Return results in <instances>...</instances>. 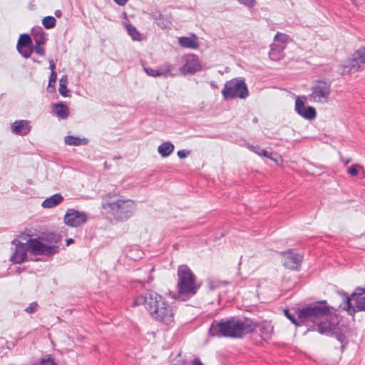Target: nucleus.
<instances>
[{
	"instance_id": "1",
	"label": "nucleus",
	"mask_w": 365,
	"mask_h": 365,
	"mask_svg": "<svg viewBox=\"0 0 365 365\" xmlns=\"http://www.w3.org/2000/svg\"><path fill=\"white\" fill-rule=\"evenodd\" d=\"M298 318L302 325L317 327L321 334H329L339 322L337 317L330 314L325 302L302 308L299 311Z\"/></svg>"
},
{
	"instance_id": "2",
	"label": "nucleus",
	"mask_w": 365,
	"mask_h": 365,
	"mask_svg": "<svg viewBox=\"0 0 365 365\" xmlns=\"http://www.w3.org/2000/svg\"><path fill=\"white\" fill-rule=\"evenodd\" d=\"M134 305H143L150 317L158 322L165 325L174 322L176 312L175 307L154 291H148L138 296Z\"/></svg>"
},
{
	"instance_id": "3",
	"label": "nucleus",
	"mask_w": 365,
	"mask_h": 365,
	"mask_svg": "<svg viewBox=\"0 0 365 365\" xmlns=\"http://www.w3.org/2000/svg\"><path fill=\"white\" fill-rule=\"evenodd\" d=\"M255 329V323L250 319L230 318L220 322L214 321L210 327L212 336L240 338Z\"/></svg>"
},
{
	"instance_id": "4",
	"label": "nucleus",
	"mask_w": 365,
	"mask_h": 365,
	"mask_svg": "<svg viewBox=\"0 0 365 365\" xmlns=\"http://www.w3.org/2000/svg\"><path fill=\"white\" fill-rule=\"evenodd\" d=\"M178 297L185 300L194 296L198 289L196 277L187 265H180L178 269Z\"/></svg>"
},
{
	"instance_id": "5",
	"label": "nucleus",
	"mask_w": 365,
	"mask_h": 365,
	"mask_svg": "<svg viewBox=\"0 0 365 365\" xmlns=\"http://www.w3.org/2000/svg\"><path fill=\"white\" fill-rule=\"evenodd\" d=\"M102 207L108 210L115 219L125 220L128 219L135 210V203L130 199H118L115 201L103 198Z\"/></svg>"
},
{
	"instance_id": "6",
	"label": "nucleus",
	"mask_w": 365,
	"mask_h": 365,
	"mask_svg": "<svg viewBox=\"0 0 365 365\" xmlns=\"http://www.w3.org/2000/svg\"><path fill=\"white\" fill-rule=\"evenodd\" d=\"M331 92V82L329 80H317L310 88V93L306 97L312 103L324 105L328 103Z\"/></svg>"
},
{
	"instance_id": "7",
	"label": "nucleus",
	"mask_w": 365,
	"mask_h": 365,
	"mask_svg": "<svg viewBox=\"0 0 365 365\" xmlns=\"http://www.w3.org/2000/svg\"><path fill=\"white\" fill-rule=\"evenodd\" d=\"M222 94L225 100L235 98H245L249 94L247 85L241 78H233L225 84Z\"/></svg>"
},
{
	"instance_id": "8",
	"label": "nucleus",
	"mask_w": 365,
	"mask_h": 365,
	"mask_svg": "<svg viewBox=\"0 0 365 365\" xmlns=\"http://www.w3.org/2000/svg\"><path fill=\"white\" fill-rule=\"evenodd\" d=\"M29 252L35 255H53L58 252L59 246L49 245L43 237L29 239L26 242Z\"/></svg>"
},
{
	"instance_id": "9",
	"label": "nucleus",
	"mask_w": 365,
	"mask_h": 365,
	"mask_svg": "<svg viewBox=\"0 0 365 365\" xmlns=\"http://www.w3.org/2000/svg\"><path fill=\"white\" fill-rule=\"evenodd\" d=\"M344 309L351 315L356 312H365V294L355 290L351 297L346 296Z\"/></svg>"
},
{
	"instance_id": "10",
	"label": "nucleus",
	"mask_w": 365,
	"mask_h": 365,
	"mask_svg": "<svg viewBox=\"0 0 365 365\" xmlns=\"http://www.w3.org/2000/svg\"><path fill=\"white\" fill-rule=\"evenodd\" d=\"M364 63L365 48L362 47L356 50L352 54L351 58L341 66V72L343 74L355 72Z\"/></svg>"
},
{
	"instance_id": "11",
	"label": "nucleus",
	"mask_w": 365,
	"mask_h": 365,
	"mask_svg": "<svg viewBox=\"0 0 365 365\" xmlns=\"http://www.w3.org/2000/svg\"><path fill=\"white\" fill-rule=\"evenodd\" d=\"M88 219V217L86 212L71 208L66 211L63 217V222L69 227H77L86 223Z\"/></svg>"
},
{
	"instance_id": "12",
	"label": "nucleus",
	"mask_w": 365,
	"mask_h": 365,
	"mask_svg": "<svg viewBox=\"0 0 365 365\" xmlns=\"http://www.w3.org/2000/svg\"><path fill=\"white\" fill-rule=\"evenodd\" d=\"M307 99L305 96L298 97L295 101V110L297 113L307 120H313L317 116V111L314 107L306 106L305 100Z\"/></svg>"
},
{
	"instance_id": "13",
	"label": "nucleus",
	"mask_w": 365,
	"mask_h": 365,
	"mask_svg": "<svg viewBox=\"0 0 365 365\" xmlns=\"http://www.w3.org/2000/svg\"><path fill=\"white\" fill-rule=\"evenodd\" d=\"M185 63L180 68V72L183 74H193L202 69L199 59L195 55H187L185 56Z\"/></svg>"
},
{
	"instance_id": "14",
	"label": "nucleus",
	"mask_w": 365,
	"mask_h": 365,
	"mask_svg": "<svg viewBox=\"0 0 365 365\" xmlns=\"http://www.w3.org/2000/svg\"><path fill=\"white\" fill-rule=\"evenodd\" d=\"M284 256V266L289 269H298L303 260V257L297 253H294L291 250L282 252Z\"/></svg>"
},
{
	"instance_id": "15",
	"label": "nucleus",
	"mask_w": 365,
	"mask_h": 365,
	"mask_svg": "<svg viewBox=\"0 0 365 365\" xmlns=\"http://www.w3.org/2000/svg\"><path fill=\"white\" fill-rule=\"evenodd\" d=\"M12 243L15 245V250L11 257V260L14 263L21 264L27 258V252H29L27 243L16 242V240H14Z\"/></svg>"
},
{
	"instance_id": "16",
	"label": "nucleus",
	"mask_w": 365,
	"mask_h": 365,
	"mask_svg": "<svg viewBox=\"0 0 365 365\" xmlns=\"http://www.w3.org/2000/svg\"><path fill=\"white\" fill-rule=\"evenodd\" d=\"M173 69V66L170 63H165L157 69H153L152 68H144L145 72L152 77H164L167 78L168 76H173V73H171Z\"/></svg>"
},
{
	"instance_id": "17",
	"label": "nucleus",
	"mask_w": 365,
	"mask_h": 365,
	"mask_svg": "<svg viewBox=\"0 0 365 365\" xmlns=\"http://www.w3.org/2000/svg\"><path fill=\"white\" fill-rule=\"evenodd\" d=\"M13 133L20 135H26L31 130L29 123L25 120H16L11 126Z\"/></svg>"
},
{
	"instance_id": "18",
	"label": "nucleus",
	"mask_w": 365,
	"mask_h": 365,
	"mask_svg": "<svg viewBox=\"0 0 365 365\" xmlns=\"http://www.w3.org/2000/svg\"><path fill=\"white\" fill-rule=\"evenodd\" d=\"M255 329L257 327L259 331L260 336L263 340H268L272 335L273 327L270 322H262L259 324H255Z\"/></svg>"
},
{
	"instance_id": "19",
	"label": "nucleus",
	"mask_w": 365,
	"mask_h": 365,
	"mask_svg": "<svg viewBox=\"0 0 365 365\" xmlns=\"http://www.w3.org/2000/svg\"><path fill=\"white\" fill-rule=\"evenodd\" d=\"M63 201V197L60 193H56L45 199L41 205L44 208H53Z\"/></svg>"
},
{
	"instance_id": "20",
	"label": "nucleus",
	"mask_w": 365,
	"mask_h": 365,
	"mask_svg": "<svg viewBox=\"0 0 365 365\" xmlns=\"http://www.w3.org/2000/svg\"><path fill=\"white\" fill-rule=\"evenodd\" d=\"M284 49V46L279 45L277 43H274L271 46V49L269 51V58L272 61L280 60L284 56V53H283Z\"/></svg>"
},
{
	"instance_id": "21",
	"label": "nucleus",
	"mask_w": 365,
	"mask_h": 365,
	"mask_svg": "<svg viewBox=\"0 0 365 365\" xmlns=\"http://www.w3.org/2000/svg\"><path fill=\"white\" fill-rule=\"evenodd\" d=\"M178 42L181 46L187 48H196L199 46L197 38L194 35L188 37H180Z\"/></svg>"
},
{
	"instance_id": "22",
	"label": "nucleus",
	"mask_w": 365,
	"mask_h": 365,
	"mask_svg": "<svg viewBox=\"0 0 365 365\" xmlns=\"http://www.w3.org/2000/svg\"><path fill=\"white\" fill-rule=\"evenodd\" d=\"M53 110L57 116L62 119H65L69 115V109L68 106L62 103L53 104Z\"/></svg>"
},
{
	"instance_id": "23",
	"label": "nucleus",
	"mask_w": 365,
	"mask_h": 365,
	"mask_svg": "<svg viewBox=\"0 0 365 365\" xmlns=\"http://www.w3.org/2000/svg\"><path fill=\"white\" fill-rule=\"evenodd\" d=\"M174 145L172 143L165 142L158 146V151L162 157L166 158L174 151Z\"/></svg>"
},
{
	"instance_id": "24",
	"label": "nucleus",
	"mask_w": 365,
	"mask_h": 365,
	"mask_svg": "<svg viewBox=\"0 0 365 365\" xmlns=\"http://www.w3.org/2000/svg\"><path fill=\"white\" fill-rule=\"evenodd\" d=\"M64 140L66 144L74 146L86 145L88 143V140L86 138H81L79 137L73 135H68L65 137Z\"/></svg>"
},
{
	"instance_id": "25",
	"label": "nucleus",
	"mask_w": 365,
	"mask_h": 365,
	"mask_svg": "<svg viewBox=\"0 0 365 365\" xmlns=\"http://www.w3.org/2000/svg\"><path fill=\"white\" fill-rule=\"evenodd\" d=\"M68 78L67 76H63L59 81V93L63 97L69 96L70 91L67 88Z\"/></svg>"
},
{
	"instance_id": "26",
	"label": "nucleus",
	"mask_w": 365,
	"mask_h": 365,
	"mask_svg": "<svg viewBox=\"0 0 365 365\" xmlns=\"http://www.w3.org/2000/svg\"><path fill=\"white\" fill-rule=\"evenodd\" d=\"M274 42L279 45H285L290 41V38L288 35L277 32L274 38Z\"/></svg>"
},
{
	"instance_id": "27",
	"label": "nucleus",
	"mask_w": 365,
	"mask_h": 365,
	"mask_svg": "<svg viewBox=\"0 0 365 365\" xmlns=\"http://www.w3.org/2000/svg\"><path fill=\"white\" fill-rule=\"evenodd\" d=\"M31 38L28 34H21L17 43V48L27 47L31 44Z\"/></svg>"
},
{
	"instance_id": "28",
	"label": "nucleus",
	"mask_w": 365,
	"mask_h": 365,
	"mask_svg": "<svg viewBox=\"0 0 365 365\" xmlns=\"http://www.w3.org/2000/svg\"><path fill=\"white\" fill-rule=\"evenodd\" d=\"M45 239V242H46L49 245H55L58 246V244L61 241V236L58 234L51 233L47 235Z\"/></svg>"
},
{
	"instance_id": "29",
	"label": "nucleus",
	"mask_w": 365,
	"mask_h": 365,
	"mask_svg": "<svg viewBox=\"0 0 365 365\" xmlns=\"http://www.w3.org/2000/svg\"><path fill=\"white\" fill-rule=\"evenodd\" d=\"M125 27L128 34L132 37L133 40L140 39V34L137 31L135 27H134L130 24H126Z\"/></svg>"
},
{
	"instance_id": "30",
	"label": "nucleus",
	"mask_w": 365,
	"mask_h": 365,
	"mask_svg": "<svg viewBox=\"0 0 365 365\" xmlns=\"http://www.w3.org/2000/svg\"><path fill=\"white\" fill-rule=\"evenodd\" d=\"M56 19L51 16H46L42 20L43 26L47 29L53 28L56 25Z\"/></svg>"
},
{
	"instance_id": "31",
	"label": "nucleus",
	"mask_w": 365,
	"mask_h": 365,
	"mask_svg": "<svg viewBox=\"0 0 365 365\" xmlns=\"http://www.w3.org/2000/svg\"><path fill=\"white\" fill-rule=\"evenodd\" d=\"M34 41L35 44H42L43 45L46 42L45 34L43 31H38L34 34Z\"/></svg>"
},
{
	"instance_id": "32",
	"label": "nucleus",
	"mask_w": 365,
	"mask_h": 365,
	"mask_svg": "<svg viewBox=\"0 0 365 365\" xmlns=\"http://www.w3.org/2000/svg\"><path fill=\"white\" fill-rule=\"evenodd\" d=\"M247 147L250 150H252V152L255 153L256 154H257L259 155L268 157V152L266 150L261 149V148L259 145L254 146V145L248 144Z\"/></svg>"
},
{
	"instance_id": "33",
	"label": "nucleus",
	"mask_w": 365,
	"mask_h": 365,
	"mask_svg": "<svg viewBox=\"0 0 365 365\" xmlns=\"http://www.w3.org/2000/svg\"><path fill=\"white\" fill-rule=\"evenodd\" d=\"M19 53L24 58H28L33 53L32 48L29 46L27 47L17 48Z\"/></svg>"
},
{
	"instance_id": "34",
	"label": "nucleus",
	"mask_w": 365,
	"mask_h": 365,
	"mask_svg": "<svg viewBox=\"0 0 365 365\" xmlns=\"http://www.w3.org/2000/svg\"><path fill=\"white\" fill-rule=\"evenodd\" d=\"M57 78V75L56 71H53L51 73V76L49 78L48 90L49 92H53L55 90V83Z\"/></svg>"
},
{
	"instance_id": "35",
	"label": "nucleus",
	"mask_w": 365,
	"mask_h": 365,
	"mask_svg": "<svg viewBox=\"0 0 365 365\" xmlns=\"http://www.w3.org/2000/svg\"><path fill=\"white\" fill-rule=\"evenodd\" d=\"M360 170H361L363 173H364V171H365L362 166L359 165V164H355V165H353L349 168H348L347 173H348V174H349L352 176H355L358 174V173Z\"/></svg>"
},
{
	"instance_id": "36",
	"label": "nucleus",
	"mask_w": 365,
	"mask_h": 365,
	"mask_svg": "<svg viewBox=\"0 0 365 365\" xmlns=\"http://www.w3.org/2000/svg\"><path fill=\"white\" fill-rule=\"evenodd\" d=\"M284 314L296 326L302 325V323H300V321L299 320V319H296L294 315L291 314L288 309L284 310Z\"/></svg>"
},
{
	"instance_id": "37",
	"label": "nucleus",
	"mask_w": 365,
	"mask_h": 365,
	"mask_svg": "<svg viewBox=\"0 0 365 365\" xmlns=\"http://www.w3.org/2000/svg\"><path fill=\"white\" fill-rule=\"evenodd\" d=\"M240 4L248 7L252 8L254 7L257 2L255 0H237Z\"/></svg>"
},
{
	"instance_id": "38",
	"label": "nucleus",
	"mask_w": 365,
	"mask_h": 365,
	"mask_svg": "<svg viewBox=\"0 0 365 365\" xmlns=\"http://www.w3.org/2000/svg\"><path fill=\"white\" fill-rule=\"evenodd\" d=\"M336 327L337 324L336 325L335 329L329 335H335V337L337 339V340L343 343L346 340V336H344V334H342L341 333L339 334L336 331Z\"/></svg>"
},
{
	"instance_id": "39",
	"label": "nucleus",
	"mask_w": 365,
	"mask_h": 365,
	"mask_svg": "<svg viewBox=\"0 0 365 365\" xmlns=\"http://www.w3.org/2000/svg\"><path fill=\"white\" fill-rule=\"evenodd\" d=\"M42 44H35L33 51L41 56H43L45 53L44 48L41 46Z\"/></svg>"
},
{
	"instance_id": "40",
	"label": "nucleus",
	"mask_w": 365,
	"mask_h": 365,
	"mask_svg": "<svg viewBox=\"0 0 365 365\" xmlns=\"http://www.w3.org/2000/svg\"><path fill=\"white\" fill-rule=\"evenodd\" d=\"M219 287H220V282H219L215 281V280H209V282H208V287H209L210 290L213 291V290H215V289H217Z\"/></svg>"
},
{
	"instance_id": "41",
	"label": "nucleus",
	"mask_w": 365,
	"mask_h": 365,
	"mask_svg": "<svg viewBox=\"0 0 365 365\" xmlns=\"http://www.w3.org/2000/svg\"><path fill=\"white\" fill-rule=\"evenodd\" d=\"M38 307V304L36 302H32L31 304H29V306H28L26 309H25V311L27 312V313H34V312L36 311V308Z\"/></svg>"
},
{
	"instance_id": "42",
	"label": "nucleus",
	"mask_w": 365,
	"mask_h": 365,
	"mask_svg": "<svg viewBox=\"0 0 365 365\" xmlns=\"http://www.w3.org/2000/svg\"><path fill=\"white\" fill-rule=\"evenodd\" d=\"M190 153V151L187 150H180L178 151L177 155L180 159H183L185 158Z\"/></svg>"
},
{
	"instance_id": "43",
	"label": "nucleus",
	"mask_w": 365,
	"mask_h": 365,
	"mask_svg": "<svg viewBox=\"0 0 365 365\" xmlns=\"http://www.w3.org/2000/svg\"><path fill=\"white\" fill-rule=\"evenodd\" d=\"M274 155L275 157L273 156L272 153H270V154L268 153V157L267 158H269L271 160H274L277 163H279V162L282 161V158H281L280 156L277 155V154H274Z\"/></svg>"
},
{
	"instance_id": "44",
	"label": "nucleus",
	"mask_w": 365,
	"mask_h": 365,
	"mask_svg": "<svg viewBox=\"0 0 365 365\" xmlns=\"http://www.w3.org/2000/svg\"><path fill=\"white\" fill-rule=\"evenodd\" d=\"M118 5L124 6L127 4L128 0H113Z\"/></svg>"
},
{
	"instance_id": "45",
	"label": "nucleus",
	"mask_w": 365,
	"mask_h": 365,
	"mask_svg": "<svg viewBox=\"0 0 365 365\" xmlns=\"http://www.w3.org/2000/svg\"><path fill=\"white\" fill-rule=\"evenodd\" d=\"M49 68L51 70V72L55 71L56 66L53 61H49Z\"/></svg>"
},
{
	"instance_id": "46",
	"label": "nucleus",
	"mask_w": 365,
	"mask_h": 365,
	"mask_svg": "<svg viewBox=\"0 0 365 365\" xmlns=\"http://www.w3.org/2000/svg\"><path fill=\"white\" fill-rule=\"evenodd\" d=\"M355 290L365 294V287L364 288L357 287V288H356Z\"/></svg>"
},
{
	"instance_id": "47",
	"label": "nucleus",
	"mask_w": 365,
	"mask_h": 365,
	"mask_svg": "<svg viewBox=\"0 0 365 365\" xmlns=\"http://www.w3.org/2000/svg\"><path fill=\"white\" fill-rule=\"evenodd\" d=\"M74 240L72 238H69L66 240V246H69L71 244L73 243Z\"/></svg>"
},
{
	"instance_id": "48",
	"label": "nucleus",
	"mask_w": 365,
	"mask_h": 365,
	"mask_svg": "<svg viewBox=\"0 0 365 365\" xmlns=\"http://www.w3.org/2000/svg\"><path fill=\"white\" fill-rule=\"evenodd\" d=\"M55 15H56V17H61V15H62V13H61V11L60 10H56L55 11Z\"/></svg>"
},
{
	"instance_id": "49",
	"label": "nucleus",
	"mask_w": 365,
	"mask_h": 365,
	"mask_svg": "<svg viewBox=\"0 0 365 365\" xmlns=\"http://www.w3.org/2000/svg\"><path fill=\"white\" fill-rule=\"evenodd\" d=\"M161 16V14L160 13H155V14H153V19H157L158 17H160Z\"/></svg>"
},
{
	"instance_id": "50",
	"label": "nucleus",
	"mask_w": 365,
	"mask_h": 365,
	"mask_svg": "<svg viewBox=\"0 0 365 365\" xmlns=\"http://www.w3.org/2000/svg\"><path fill=\"white\" fill-rule=\"evenodd\" d=\"M350 161H351L350 159H347L346 160H344V163L345 165H347Z\"/></svg>"
},
{
	"instance_id": "51",
	"label": "nucleus",
	"mask_w": 365,
	"mask_h": 365,
	"mask_svg": "<svg viewBox=\"0 0 365 365\" xmlns=\"http://www.w3.org/2000/svg\"><path fill=\"white\" fill-rule=\"evenodd\" d=\"M33 61H34V62H38V61L37 60H35L34 58L33 59Z\"/></svg>"
},
{
	"instance_id": "52",
	"label": "nucleus",
	"mask_w": 365,
	"mask_h": 365,
	"mask_svg": "<svg viewBox=\"0 0 365 365\" xmlns=\"http://www.w3.org/2000/svg\"><path fill=\"white\" fill-rule=\"evenodd\" d=\"M364 176H365V171H364Z\"/></svg>"
}]
</instances>
